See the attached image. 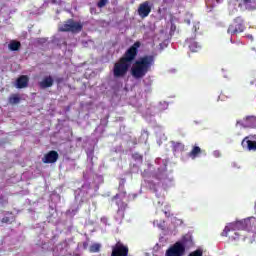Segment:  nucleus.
<instances>
[{"instance_id":"f257e3e1","label":"nucleus","mask_w":256,"mask_h":256,"mask_svg":"<svg viewBox=\"0 0 256 256\" xmlns=\"http://www.w3.org/2000/svg\"><path fill=\"white\" fill-rule=\"evenodd\" d=\"M139 47H141V42L136 41L132 46H130L122 57H120L117 62L114 63L112 73L114 79H125L133 65V61L137 59L139 55Z\"/></svg>"},{"instance_id":"f03ea898","label":"nucleus","mask_w":256,"mask_h":256,"mask_svg":"<svg viewBox=\"0 0 256 256\" xmlns=\"http://www.w3.org/2000/svg\"><path fill=\"white\" fill-rule=\"evenodd\" d=\"M152 65H155V56L145 55L135 61L131 68V75L134 79H143L148 71H151Z\"/></svg>"},{"instance_id":"7ed1b4c3","label":"nucleus","mask_w":256,"mask_h":256,"mask_svg":"<svg viewBox=\"0 0 256 256\" xmlns=\"http://www.w3.org/2000/svg\"><path fill=\"white\" fill-rule=\"evenodd\" d=\"M245 229L249 231V218L228 223L222 231L221 237H228L229 233L234 231V235L229 236V239L230 241H238V239L241 237V233L238 231H245Z\"/></svg>"},{"instance_id":"20e7f679","label":"nucleus","mask_w":256,"mask_h":256,"mask_svg":"<svg viewBox=\"0 0 256 256\" xmlns=\"http://www.w3.org/2000/svg\"><path fill=\"white\" fill-rule=\"evenodd\" d=\"M192 245L193 238L191 235L186 234L182 237L181 241L175 242L166 250L165 256H183L187 247H191Z\"/></svg>"},{"instance_id":"39448f33","label":"nucleus","mask_w":256,"mask_h":256,"mask_svg":"<svg viewBox=\"0 0 256 256\" xmlns=\"http://www.w3.org/2000/svg\"><path fill=\"white\" fill-rule=\"evenodd\" d=\"M62 33H81L83 31V24L75 22L73 19H68L59 27Z\"/></svg>"},{"instance_id":"423d86ee","label":"nucleus","mask_w":256,"mask_h":256,"mask_svg":"<svg viewBox=\"0 0 256 256\" xmlns=\"http://www.w3.org/2000/svg\"><path fill=\"white\" fill-rule=\"evenodd\" d=\"M243 31H245V20L241 16L236 17L227 29L229 35H237Z\"/></svg>"},{"instance_id":"0eeeda50","label":"nucleus","mask_w":256,"mask_h":256,"mask_svg":"<svg viewBox=\"0 0 256 256\" xmlns=\"http://www.w3.org/2000/svg\"><path fill=\"white\" fill-rule=\"evenodd\" d=\"M111 256H129V247L121 241H118L112 246Z\"/></svg>"},{"instance_id":"6e6552de","label":"nucleus","mask_w":256,"mask_h":256,"mask_svg":"<svg viewBox=\"0 0 256 256\" xmlns=\"http://www.w3.org/2000/svg\"><path fill=\"white\" fill-rule=\"evenodd\" d=\"M236 125L244 129H256V116H246L242 120H237Z\"/></svg>"},{"instance_id":"1a4fd4ad","label":"nucleus","mask_w":256,"mask_h":256,"mask_svg":"<svg viewBox=\"0 0 256 256\" xmlns=\"http://www.w3.org/2000/svg\"><path fill=\"white\" fill-rule=\"evenodd\" d=\"M256 135H250V136H246L243 140H242V147H246V149H248V151H256Z\"/></svg>"},{"instance_id":"9d476101","label":"nucleus","mask_w":256,"mask_h":256,"mask_svg":"<svg viewBox=\"0 0 256 256\" xmlns=\"http://www.w3.org/2000/svg\"><path fill=\"white\" fill-rule=\"evenodd\" d=\"M150 13H151V5H149V1H145L139 5L138 15L139 17H141V19H145L146 17H149Z\"/></svg>"},{"instance_id":"9b49d317","label":"nucleus","mask_w":256,"mask_h":256,"mask_svg":"<svg viewBox=\"0 0 256 256\" xmlns=\"http://www.w3.org/2000/svg\"><path fill=\"white\" fill-rule=\"evenodd\" d=\"M58 159H59V153L55 150H51L44 155V157L42 158V161L43 163H57Z\"/></svg>"},{"instance_id":"f8f14e48","label":"nucleus","mask_w":256,"mask_h":256,"mask_svg":"<svg viewBox=\"0 0 256 256\" xmlns=\"http://www.w3.org/2000/svg\"><path fill=\"white\" fill-rule=\"evenodd\" d=\"M29 87V76L22 75L16 80V88L17 89H25Z\"/></svg>"},{"instance_id":"ddd939ff","label":"nucleus","mask_w":256,"mask_h":256,"mask_svg":"<svg viewBox=\"0 0 256 256\" xmlns=\"http://www.w3.org/2000/svg\"><path fill=\"white\" fill-rule=\"evenodd\" d=\"M55 83V80L53 79V76H45L42 81L38 83L40 89H49L53 84Z\"/></svg>"},{"instance_id":"4468645a","label":"nucleus","mask_w":256,"mask_h":256,"mask_svg":"<svg viewBox=\"0 0 256 256\" xmlns=\"http://www.w3.org/2000/svg\"><path fill=\"white\" fill-rule=\"evenodd\" d=\"M186 45H188L192 53H199V51H201V45L198 42H196L194 38H189L186 41Z\"/></svg>"},{"instance_id":"2eb2a0df","label":"nucleus","mask_w":256,"mask_h":256,"mask_svg":"<svg viewBox=\"0 0 256 256\" xmlns=\"http://www.w3.org/2000/svg\"><path fill=\"white\" fill-rule=\"evenodd\" d=\"M184 150H185V145L183 143L172 141V151L174 153H179Z\"/></svg>"},{"instance_id":"dca6fc26","label":"nucleus","mask_w":256,"mask_h":256,"mask_svg":"<svg viewBox=\"0 0 256 256\" xmlns=\"http://www.w3.org/2000/svg\"><path fill=\"white\" fill-rule=\"evenodd\" d=\"M201 153V148L199 146H193L192 150L189 152V157L191 159H197Z\"/></svg>"},{"instance_id":"f3484780","label":"nucleus","mask_w":256,"mask_h":256,"mask_svg":"<svg viewBox=\"0 0 256 256\" xmlns=\"http://www.w3.org/2000/svg\"><path fill=\"white\" fill-rule=\"evenodd\" d=\"M8 49L10 51H19L21 49V42L12 40L8 45Z\"/></svg>"},{"instance_id":"a211bd4d","label":"nucleus","mask_w":256,"mask_h":256,"mask_svg":"<svg viewBox=\"0 0 256 256\" xmlns=\"http://www.w3.org/2000/svg\"><path fill=\"white\" fill-rule=\"evenodd\" d=\"M10 105H17L21 103V97H19V94H12L8 99Z\"/></svg>"},{"instance_id":"6ab92c4d","label":"nucleus","mask_w":256,"mask_h":256,"mask_svg":"<svg viewBox=\"0 0 256 256\" xmlns=\"http://www.w3.org/2000/svg\"><path fill=\"white\" fill-rule=\"evenodd\" d=\"M249 231H252L256 234V218L250 217L249 218Z\"/></svg>"},{"instance_id":"aec40b11","label":"nucleus","mask_w":256,"mask_h":256,"mask_svg":"<svg viewBox=\"0 0 256 256\" xmlns=\"http://www.w3.org/2000/svg\"><path fill=\"white\" fill-rule=\"evenodd\" d=\"M100 249L101 245L93 244L92 246H90V253H99Z\"/></svg>"},{"instance_id":"412c9836","label":"nucleus","mask_w":256,"mask_h":256,"mask_svg":"<svg viewBox=\"0 0 256 256\" xmlns=\"http://www.w3.org/2000/svg\"><path fill=\"white\" fill-rule=\"evenodd\" d=\"M107 3H109V0H99L97 2V8L103 9V7H105L107 5Z\"/></svg>"},{"instance_id":"4be33fe9","label":"nucleus","mask_w":256,"mask_h":256,"mask_svg":"<svg viewBox=\"0 0 256 256\" xmlns=\"http://www.w3.org/2000/svg\"><path fill=\"white\" fill-rule=\"evenodd\" d=\"M132 159H134V161H143V155H141L139 152H135L132 154Z\"/></svg>"},{"instance_id":"5701e85b","label":"nucleus","mask_w":256,"mask_h":256,"mask_svg":"<svg viewBox=\"0 0 256 256\" xmlns=\"http://www.w3.org/2000/svg\"><path fill=\"white\" fill-rule=\"evenodd\" d=\"M188 256H203V250L197 249L194 252H191Z\"/></svg>"},{"instance_id":"b1692460","label":"nucleus","mask_w":256,"mask_h":256,"mask_svg":"<svg viewBox=\"0 0 256 256\" xmlns=\"http://www.w3.org/2000/svg\"><path fill=\"white\" fill-rule=\"evenodd\" d=\"M1 223H13V218L5 216L2 218Z\"/></svg>"},{"instance_id":"393cba45","label":"nucleus","mask_w":256,"mask_h":256,"mask_svg":"<svg viewBox=\"0 0 256 256\" xmlns=\"http://www.w3.org/2000/svg\"><path fill=\"white\" fill-rule=\"evenodd\" d=\"M251 1H252V0H242V3H243L244 5H250Z\"/></svg>"},{"instance_id":"a878e982","label":"nucleus","mask_w":256,"mask_h":256,"mask_svg":"<svg viewBox=\"0 0 256 256\" xmlns=\"http://www.w3.org/2000/svg\"><path fill=\"white\" fill-rule=\"evenodd\" d=\"M116 199H119V194H116L115 196L112 197V201H115Z\"/></svg>"},{"instance_id":"bb28decb","label":"nucleus","mask_w":256,"mask_h":256,"mask_svg":"<svg viewBox=\"0 0 256 256\" xmlns=\"http://www.w3.org/2000/svg\"><path fill=\"white\" fill-rule=\"evenodd\" d=\"M89 244L87 243V242H84L83 243V247H84V249H87V246H88Z\"/></svg>"},{"instance_id":"cd10ccee","label":"nucleus","mask_w":256,"mask_h":256,"mask_svg":"<svg viewBox=\"0 0 256 256\" xmlns=\"http://www.w3.org/2000/svg\"><path fill=\"white\" fill-rule=\"evenodd\" d=\"M184 22H186L187 25H191V20H184Z\"/></svg>"},{"instance_id":"c85d7f7f","label":"nucleus","mask_w":256,"mask_h":256,"mask_svg":"<svg viewBox=\"0 0 256 256\" xmlns=\"http://www.w3.org/2000/svg\"><path fill=\"white\" fill-rule=\"evenodd\" d=\"M175 29H176V26L172 24L171 31H175Z\"/></svg>"},{"instance_id":"c756f323","label":"nucleus","mask_w":256,"mask_h":256,"mask_svg":"<svg viewBox=\"0 0 256 256\" xmlns=\"http://www.w3.org/2000/svg\"><path fill=\"white\" fill-rule=\"evenodd\" d=\"M248 38L249 39H253V35H248Z\"/></svg>"},{"instance_id":"7c9ffc66","label":"nucleus","mask_w":256,"mask_h":256,"mask_svg":"<svg viewBox=\"0 0 256 256\" xmlns=\"http://www.w3.org/2000/svg\"><path fill=\"white\" fill-rule=\"evenodd\" d=\"M165 215H166V217H169V214L167 212H165Z\"/></svg>"}]
</instances>
